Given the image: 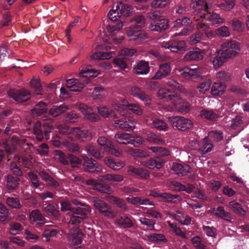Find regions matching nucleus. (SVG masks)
<instances>
[{
	"instance_id": "nucleus-1",
	"label": "nucleus",
	"mask_w": 249,
	"mask_h": 249,
	"mask_svg": "<svg viewBox=\"0 0 249 249\" xmlns=\"http://www.w3.org/2000/svg\"><path fill=\"white\" fill-rule=\"evenodd\" d=\"M240 50L239 44L236 41L229 40L223 43L212 61L213 67L216 68L221 66L228 59L235 57Z\"/></svg>"
},
{
	"instance_id": "nucleus-2",
	"label": "nucleus",
	"mask_w": 249,
	"mask_h": 249,
	"mask_svg": "<svg viewBox=\"0 0 249 249\" xmlns=\"http://www.w3.org/2000/svg\"><path fill=\"white\" fill-rule=\"evenodd\" d=\"M73 203L77 206V208L72 207L68 202H63V212H69L70 216L69 225L77 227L83 219L88 217V214L91 212V208L89 205L78 202L77 200H74Z\"/></svg>"
},
{
	"instance_id": "nucleus-3",
	"label": "nucleus",
	"mask_w": 249,
	"mask_h": 249,
	"mask_svg": "<svg viewBox=\"0 0 249 249\" xmlns=\"http://www.w3.org/2000/svg\"><path fill=\"white\" fill-rule=\"evenodd\" d=\"M99 74V72L90 68H83L80 72L81 80L77 79H70L67 80L66 86L70 90L72 91H80L89 81V77H95Z\"/></svg>"
},
{
	"instance_id": "nucleus-4",
	"label": "nucleus",
	"mask_w": 249,
	"mask_h": 249,
	"mask_svg": "<svg viewBox=\"0 0 249 249\" xmlns=\"http://www.w3.org/2000/svg\"><path fill=\"white\" fill-rule=\"evenodd\" d=\"M54 127L51 122H45L42 127L39 121L36 122L34 125V132L36 139L41 142L45 139L47 141L50 139V134L53 129Z\"/></svg>"
},
{
	"instance_id": "nucleus-5",
	"label": "nucleus",
	"mask_w": 249,
	"mask_h": 249,
	"mask_svg": "<svg viewBox=\"0 0 249 249\" xmlns=\"http://www.w3.org/2000/svg\"><path fill=\"white\" fill-rule=\"evenodd\" d=\"M72 134L81 141L90 140L92 137L91 132L86 129H81L79 127H69L63 125V135L64 134Z\"/></svg>"
},
{
	"instance_id": "nucleus-6",
	"label": "nucleus",
	"mask_w": 249,
	"mask_h": 249,
	"mask_svg": "<svg viewBox=\"0 0 249 249\" xmlns=\"http://www.w3.org/2000/svg\"><path fill=\"white\" fill-rule=\"evenodd\" d=\"M167 118L173 127L182 131L190 128L193 124L190 120L184 117H168Z\"/></svg>"
},
{
	"instance_id": "nucleus-7",
	"label": "nucleus",
	"mask_w": 249,
	"mask_h": 249,
	"mask_svg": "<svg viewBox=\"0 0 249 249\" xmlns=\"http://www.w3.org/2000/svg\"><path fill=\"white\" fill-rule=\"evenodd\" d=\"M92 201L94 207L103 215L111 218L114 217V214L111 207L104 201L97 197H93Z\"/></svg>"
},
{
	"instance_id": "nucleus-8",
	"label": "nucleus",
	"mask_w": 249,
	"mask_h": 249,
	"mask_svg": "<svg viewBox=\"0 0 249 249\" xmlns=\"http://www.w3.org/2000/svg\"><path fill=\"white\" fill-rule=\"evenodd\" d=\"M210 3L203 0H191L190 6L194 9V15H198L200 18L205 17Z\"/></svg>"
},
{
	"instance_id": "nucleus-9",
	"label": "nucleus",
	"mask_w": 249,
	"mask_h": 249,
	"mask_svg": "<svg viewBox=\"0 0 249 249\" xmlns=\"http://www.w3.org/2000/svg\"><path fill=\"white\" fill-rule=\"evenodd\" d=\"M8 96L18 102H24L31 98V94L25 89L19 90L11 89L8 92Z\"/></svg>"
},
{
	"instance_id": "nucleus-10",
	"label": "nucleus",
	"mask_w": 249,
	"mask_h": 249,
	"mask_svg": "<svg viewBox=\"0 0 249 249\" xmlns=\"http://www.w3.org/2000/svg\"><path fill=\"white\" fill-rule=\"evenodd\" d=\"M84 160V166L86 171L89 172H101L102 166L91 158L88 157L85 154L81 155Z\"/></svg>"
},
{
	"instance_id": "nucleus-11",
	"label": "nucleus",
	"mask_w": 249,
	"mask_h": 249,
	"mask_svg": "<svg viewBox=\"0 0 249 249\" xmlns=\"http://www.w3.org/2000/svg\"><path fill=\"white\" fill-rule=\"evenodd\" d=\"M77 106L79 110L83 114L84 118L86 120L93 123L96 122L99 120V116L93 112L92 109L86 105L79 103Z\"/></svg>"
},
{
	"instance_id": "nucleus-12",
	"label": "nucleus",
	"mask_w": 249,
	"mask_h": 249,
	"mask_svg": "<svg viewBox=\"0 0 249 249\" xmlns=\"http://www.w3.org/2000/svg\"><path fill=\"white\" fill-rule=\"evenodd\" d=\"M97 141L100 146L103 147L106 152H108L116 157H119L121 155V153L114 148L113 143L105 137H99Z\"/></svg>"
},
{
	"instance_id": "nucleus-13",
	"label": "nucleus",
	"mask_w": 249,
	"mask_h": 249,
	"mask_svg": "<svg viewBox=\"0 0 249 249\" xmlns=\"http://www.w3.org/2000/svg\"><path fill=\"white\" fill-rule=\"evenodd\" d=\"M47 110V104L42 101H40L36 105L34 108L31 109V111L34 117L42 116L43 120L44 121L51 120L52 121L51 117L44 115L45 113H46Z\"/></svg>"
},
{
	"instance_id": "nucleus-14",
	"label": "nucleus",
	"mask_w": 249,
	"mask_h": 249,
	"mask_svg": "<svg viewBox=\"0 0 249 249\" xmlns=\"http://www.w3.org/2000/svg\"><path fill=\"white\" fill-rule=\"evenodd\" d=\"M177 71L182 77L187 80H190L192 77L199 76L203 73L202 70L198 67L194 68L184 67L179 68Z\"/></svg>"
},
{
	"instance_id": "nucleus-15",
	"label": "nucleus",
	"mask_w": 249,
	"mask_h": 249,
	"mask_svg": "<svg viewBox=\"0 0 249 249\" xmlns=\"http://www.w3.org/2000/svg\"><path fill=\"white\" fill-rule=\"evenodd\" d=\"M129 92L131 95L140 99L145 105H150L151 99L140 88L136 86L133 87L130 89Z\"/></svg>"
},
{
	"instance_id": "nucleus-16",
	"label": "nucleus",
	"mask_w": 249,
	"mask_h": 249,
	"mask_svg": "<svg viewBox=\"0 0 249 249\" xmlns=\"http://www.w3.org/2000/svg\"><path fill=\"white\" fill-rule=\"evenodd\" d=\"M19 143V139L18 137L13 136L10 141L4 142L2 144V147L4 149L5 152L9 155L16 150Z\"/></svg>"
},
{
	"instance_id": "nucleus-17",
	"label": "nucleus",
	"mask_w": 249,
	"mask_h": 249,
	"mask_svg": "<svg viewBox=\"0 0 249 249\" xmlns=\"http://www.w3.org/2000/svg\"><path fill=\"white\" fill-rule=\"evenodd\" d=\"M82 237L83 233L77 227H74L70 230L68 237L73 245L78 246L81 244Z\"/></svg>"
},
{
	"instance_id": "nucleus-18",
	"label": "nucleus",
	"mask_w": 249,
	"mask_h": 249,
	"mask_svg": "<svg viewBox=\"0 0 249 249\" xmlns=\"http://www.w3.org/2000/svg\"><path fill=\"white\" fill-rule=\"evenodd\" d=\"M127 36L131 40H133L136 42H140L146 38V35L142 32L134 30V28H129L126 32Z\"/></svg>"
},
{
	"instance_id": "nucleus-19",
	"label": "nucleus",
	"mask_w": 249,
	"mask_h": 249,
	"mask_svg": "<svg viewBox=\"0 0 249 249\" xmlns=\"http://www.w3.org/2000/svg\"><path fill=\"white\" fill-rule=\"evenodd\" d=\"M149 70V62L144 60L138 61L133 70L134 73L138 75L146 74Z\"/></svg>"
},
{
	"instance_id": "nucleus-20",
	"label": "nucleus",
	"mask_w": 249,
	"mask_h": 249,
	"mask_svg": "<svg viewBox=\"0 0 249 249\" xmlns=\"http://www.w3.org/2000/svg\"><path fill=\"white\" fill-rule=\"evenodd\" d=\"M127 172L130 176H138L141 178L146 179L149 177V172L142 168H136L133 166L128 167Z\"/></svg>"
},
{
	"instance_id": "nucleus-21",
	"label": "nucleus",
	"mask_w": 249,
	"mask_h": 249,
	"mask_svg": "<svg viewBox=\"0 0 249 249\" xmlns=\"http://www.w3.org/2000/svg\"><path fill=\"white\" fill-rule=\"evenodd\" d=\"M86 184L90 185L93 189L103 193L111 194L112 192V189L107 185L99 183L92 179L86 180Z\"/></svg>"
},
{
	"instance_id": "nucleus-22",
	"label": "nucleus",
	"mask_w": 249,
	"mask_h": 249,
	"mask_svg": "<svg viewBox=\"0 0 249 249\" xmlns=\"http://www.w3.org/2000/svg\"><path fill=\"white\" fill-rule=\"evenodd\" d=\"M171 70V67L169 63L161 64L152 79L157 80L164 78L170 73Z\"/></svg>"
},
{
	"instance_id": "nucleus-23",
	"label": "nucleus",
	"mask_w": 249,
	"mask_h": 249,
	"mask_svg": "<svg viewBox=\"0 0 249 249\" xmlns=\"http://www.w3.org/2000/svg\"><path fill=\"white\" fill-rule=\"evenodd\" d=\"M172 169L178 176H183L190 172L191 167L188 164L173 163Z\"/></svg>"
},
{
	"instance_id": "nucleus-24",
	"label": "nucleus",
	"mask_w": 249,
	"mask_h": 249,
	"mask_svg": "<svg viewBox=\"0 0 249 249\" xmlns=\"http://www.w3.org/2000/svg\"><path fill=\"white\" fill-rule=\"evenodd\" d=\"M114 126L126 131H130L135 128V123L132 120L121 119L114 122Z\"/></svg>"
},
{
	"instance_id": "nucleus-25",
	"label": "nucleus",
	"mask_w": 249,
	"mask_h": 249,
	"mask_svg": "<svg viewBox=\"0 0 249 249\" xmlns=\"http://www.w3.org/2000/svg\"><path fill=\"white\" fill-rule=\"evenodd\" d=\"M209 212L211 213H213L216 216L227 221H231L232 219L230 213L225 211L223 207L219 206L217 208H213Z\"/></svg>"
},
{
	"instance_id": "nucleus-26",
	"label": "nucleus",
	"mask_w": 249,
	"mask_h": 249,
	"mask_svg": "<svg viewBox=\"0 0 249 249\" xmlns=\"http://www.w3.org/2000/svg\"><path fill=\"white\" fill-rule=\"evenodd\" d=\"M20 181L18 177L8 175L6 178V187L9 190H15L18 187Z\"/></svg>"
},
{
	"instance_id": "nucleus-27",
	"label": "nucleus",
	"mask_w": 249,
	"mask_h": 249,
	"mask_svg": "<svg viewBox=\"0 0 249 249\" xmlns=\"http://www.w3.org/2000/svg\"><path fill=\"white\" fill-rule=\"evenodd\" d=\"M126 199L128 203L134 205H154L152 201H150L148 199L143 197L130 196L127 197Z\"/></svg>"
},
{
	"instance_id": "nucleus-28",
	"label": "nucleus",
	"mask_w": 249,
	"mask_h": 249,
	"mask_svg": "<svg viewBox=\"0 0 249 249\" xmlns=\"http://www.w3.org/2000/svg\"><path fill=\"white\" fill-rule=\"evenodd\" d=\"M208 20L210 21L213 25H219L224 23L225 19L222 18L218 14L213 12L212 13H205V17Z\"/></svg>"
},
{
	"instance_id": "nucleus-29",
	"label": "nucleus",
	"mask_w": 249,
	"mask_h": 249,
	"mask_svg": "<svg viewBox=\"0 0 249 249\" xmlns=\"http://www.w3.org/2000/svg\"><path fill=\"white\" fill-rule=\"evenodd\" d=\"M104 162L109 167L115 170H119L125 165V162L124 161L118 160L116 161L110 157L105 159Z\"/></svg>"
},
{
	"instance_id": "nucleus-30",
	"label": "nucleus",
	"mask_w": 249,
	"mask_h": 249,
	"mask_svg": "<svg viewBox=\"0 0 249 249\" xmlns=\"http://www.w3.org/2000/svg\"><path fill=\"white\" fill-rule=\"evenodd\" d=\"M168 27V20L166 19H161L156 23L151 24L149 28L151 30L160 32L166 30Z\"/></svg>"
},
{
	"instance_id": "nucleus-31",
	"label": "nucleus",
	"mask_w": 249,
	"mask_h": 249,
	"mask_svg": "<svg viewBox=\"0 0 249 249\" xmlns=\"http://www.w3.org/2000/svg\"><path fill=\"white\" fill-rule=\"evenodd\" d=\"M164 162L163 161H157L153 159H150L146 160L140 161V164L141 165L150 169H154L155 168L160 169L164 165Z\"/></svg>"
},
{
	"instance_id": "nucleus-32",
	"label": "nucleus",
	"mask_w": 249,
	"mask_h": 249,
	"mask_svg": "<svg viewBox=\"0 0 249 249\" xmlns=\"http://www.w3.org/2000/svg\"><path fill=\"white\" fill-rule=\"evenodd\" d=\"M39 175L42 179L45 180L50 186L57 188L59 186V183L54 180L47 172L44 170H41L38 173Z\"/></svg>"
},
{
	"instance_id": "nucleus-33",
	"label": "nucleus",
	"mask_w": 249,
	"mask_h": 249,
	"mask_svg": "<svg viewBox=\"0 0 249 249\" xmlns=\"http://www.w3.org/2000/svg\"><path fill=\"white\" fill-rule=\"evenodd\" d=\"M203 57V53L199 50L191 51L188 52L184 57L186 61L198 60L201 59Z\"/></svg>"
},
{
	"instance_id": "nucleus-34",
	"label": "nucleus",
	"mask_w": 249,
	"mask_h": 249,
	"mask_svg": "<svg viewBox=\"0 0 249 249\" xmlns=\"http://www.w3.org/2000/svg\"><path fill=\"white\" fill-rule=\"evenodd\" d=\"M175 219L182 225H189L191 224L192 218L188 215H185L181 212L178 211L174 214H171Z\"/></svg>"
},
{
	"instance_id": "nucleus-35",
	"label": "nucleus",
	"mask_w": 249,
	"mask_h": 249,
	"mask_svg": "<svg viewBox=\"0 0 249 249\" xmlns=\"http://www.w3.org/2000/svg\"><path fill=\"white\" fill-rule=\"evenodd\" d=\"M130 105L131 104H129L128 101L124 99L121 100L118 103L113 102L112 103V107L122 115H124L125 113L124 107H127L128 108Z\"/></svg>"
},
{
	"instance_id": "nucleus-36",
	"label": "nucleus",
	"mask_w": 249,
	"mask_h": 249,
	"mask_svg": "<svg viewBox=\"0 0 249 249\" xmlns=\"http://www.w3.org/2000/svg\"><path fill=\"white\" fill-rule=\"evenodd\" d=\"M19 166H22L26 170H29L32 168L33 162L32 158L30 156H21L18 159Z\"/></svg>"
},
{
	"instance_id": "nucleus-37",
	"label": "nucleus",
	"mask_w": 249,
	"mask_h": 249,
	"mask_svg": "<svg viewBox=\"0 0 249 249\" xmlns=\"http://www.w3.org/2000/svg\"><path fill=\"white\" fill-rule=\"evenodd\" d=\"M116 223L121 228H129L133 226L132 220L126 216H123L116 220Z\"/></svg>"
},
{
	"instance_id": "nucleus-38",
	"label": "nucleus",
	"mask_w": 249,
	"mask_h": 249,
	"mask_svg": "<svg viewBox=\"0 0 249 249\" xmlns=\"http://www.w3.org/2000/svg\"><path fill=\"white\" fill-rule=\"evenodd\" d=\"M200 116L201 117L210 121H215L219 117L217 110L204 109L201 111Z\"/></svg>"
},
{
	"instance_id": "nucleus-39",
	"label": "nucleus",
	"mask_w": 249,
	"mask_h": 249,
	"mask_svg": "<svg viewBox=\"0 0 249 249\" xmlns=\"http://www.w3.org/2000/svg\"><path fill=\"white\" fill-rule=\"evenodd\" d=\"M228 124L232 129L235 130H241L243 129V117L240 115H237L230 121Z\"/></svg>"
},
{
	"instance_id": "nucleus-40",
	"label": "nucleus",
	"mask_w": 249,
	"mask_h": 249,
	"mask_svg": "<svg viewBox=\"0 0 249 249\" xmlns=\"http://www.w3.org/2000/svg\"><path fill=\"white\" fill-rule=\"evenodd\" d=\"M226 86L220 82H214L211 89V93L213 95H221L225 91Z\"/></svg>"
},
{
	"instance_id": "nucleus-41",
	"label": "nucleus",
	"mask_w": 249,
	"mask_h": 249,
	"mask_svg": "<svg viewBox=\"0 0 249 249\" xmlns=\"http://www.w3.org/2000/svg\"><path fill=\"white\" fill-rule=\"evenodd\" d=\"M229 207L236 214L241 216H244L246 214V211L242 208L241 205L235 201L230 202Z\"/></svg>"
},
{
	"instance_id": "nucleus-42",
	"label": "nucleus",
	"mask_w": 249,
	"mask_h": 249,
	"mask_svg": "<svg viewBox=\"0 0 249 249\" xmlns=\"http://www.w3.org/2000/svg\"><path fill=\"white\" fill-rule=\"evenodd\" d=\"M30 219L32 222L43 223L45 221V217L38 210H33L30 214Z\"/></svg>"
},
{
	"instance_id": "nucleus-43",
	"label": "nucleus",
	"mask_w": 249,
	"mask_h": 249,
	"mask_svg": "<svg viewBox=\"0 0 249 249\" xmlns=\"http://www.w3.org/2000/svg\"><path fill=\"white\" fill-rule=\"evenodd\" d=\"M193 20L190 18L184 17L181 18H178L174 22L173 28H178L183 26H187L192 25Z\"/></svg>"
},
{
	"instance_id": "nucleus-44",
	"label": "nucleus",
	"mask_w": 249,
	"mask_h": 249,
	"mask_svg": "<svg viewBox=\"0 0 249 249\" xmlns=\"http://www.w3.org/2000/svg\"><path fill=\"white\" fill-rule=\"evenodd\" d=\"M115 141L119 143L126 144H129L128 141L131 138L130 134L126 133H117L114 136Z\"/></svg>"
},
{
	"instance_id": "nucleus-45",
	"label": "nucleus",
	"mask_w": 249,
	"mask_h": 249,
	"mask_svg": "<svg viewBox=\"0 0 249 249\" xmlns=\"http://www.w3.org/2000/svg\"><path fill=\"white\" fill-rule=\"evenodd\" d=\"M167 223L176 235L183 239H187L188 238L187 233L182 231L180 228L177 227L176 224L172 223L170 221H167Z\"/></svg>"
},
{
	"instance_id": "nucleus-46",
	"label": "nucleus",
	"mask_w": 249,
	"mask_h": 249,
	"mask_svg": "<svg viewBox=\"0 0 249 249\" xmlns=\"http://www.w3.org/2000/svg\"><path fill=\"white\" fill-rule=\"evenodd\" d=\"M213 146L208 137H205L202 141V147L198 149V152L202 154H205L206 153L210 152Z\"/></svg>"
},
{
	"instance_id": "nucleus-47",
	"label": "nucleus",
	"mask_w": 249,
	"mask_h": 249,
	"mask_svg": "<svg viewBox=\"0 0 249 249\" xmlns=\"http://www.w3.org/2000/svg\"><path fill=\"white\" fill-rule=\"evenodd\" d=\"M117 8L121 16L124 17L128 16L131 10V6L129 5L123 3L121 2H119L117 3Z\"/></svg>"
},
{
	"instance_id": "nucleus-48",
	"label": "nucleus",
	"mask_w": 249,
	"mask_h": 249,
	"mask_svg": "<svg viewBox=\"0 0 249 249\" xmlns=\"http://www.w3.org/2000/svg\"><path fill=\"white\" fill-rule=\"evenodd\" d=\"M70 163L72 167H76L81 163V160L77 157L70 155L68 157L63 155V164Z\"/></svg>"
},
{
	"instance_id": "nucleus-49",
	"label": "nucleus",
	"mask_w": 249,
	"mask_h": 249,
	"mask_svg": "<svg viewBox=\"0 0 249 249\" xmlns=\"http://www.w3.org/2000/svg\"><path fill=\"white\" fill-rule=\"evenodd\" d=\"M212 81L210 79H206L199 83L196 88L200 93L204 94L209 90Z\"/></svg>"
},
{
	"instance_id": "nucleus-50",
	"label": "nucleus",
	"mask_w": 249,
	"mask_h": 249,
	"mask_svg": "<svg viewBox=\"0 0 249 249\" xmlns=\"http://www.w3.org/2000/svg\"><path fill=\"white\" fill-rule=\"evenodd\" d=\"M101 180H107L113 182H119L123 180V176L117 174H107L102 177Z\"/></svg>"
},
{
	"instance_id": "nucleus-51",
	"label": "nucleus",
	"mask_w": 249,
	"mask_h": 249,
	"mask_svg": "<svg viewBox=\"0 0 249 249\" xmlns=\"http://www.w3.org/2000/svg\"><path fill=\"white\" fill-rule=\"evenodd\" d=\"M131 22L132 26L138 29L142 27L145 24V19L142 15H137L132 18Z\"/></svg>"
},
{
	"instance_id": "nucleus-52",
	"label": "nucleus",
	"mask_w": 249,
	"mask_h": 249,
	"mask_svg": "<svg viewBox=\"0 0 249 249\" xmlns=\"http://www.w3.org/2000/svg\"><path fill=\"white\" fill-rule=\"evenodd\" d=\"M186 49V46L184 41L181 40L172 43L171 51L178 52L179 51H185Z\"/></svg>"
},
{
	"instance_id": "nucleus-53",
	"label": "nucleus",
	"mask_w": 249,
	"mask_h": 249,
	"mask_svg": "<svg viewBox=\"0 0 249 249\" xmlns=\"http://www.w3.org/2000/svg\"><path fill=\"white\" fill-rule=\"evenodd\" d=\"M98 113L104 117H114V111L106 106H100L97 107Z\"/></svg>"
},
{
	"instance_id": "nucleus-54",
	"label": "nucleus",
	"mask_w": 249,
	"mask_h": 249,
	"mask_svg": "<svg viewBox=\"0 0 249 249\" xmlns=\"http://www.w3.org/2000/svg\"><path fill=\"white\" fill-rule=\"evenodd\" d=\"M219 7L227 11L231 10L235 5V0H222L218 4Z\"/></svg>"
},
{
	"instance_id": "nucleus-55",
	"label": "nucleus",
	"mask_w": 249,
	"mask_h": 249,
	"mask_svg": "<svg viewBox=\"0 0 249 249\" xmlns=\"http://www.w3.org/2000/svg\"><path fill=\"white\" fill-rule=\"evenodd\" d=\"M104 88L101 86H97L94 89L92 97L95 100H100L105 97Z\"/></svg>"
},
{
	"instance_id": "nucleus-56",
	"label": "nucleus",
	"mask_w": 249,
	"mask_h": 249,
	"mask_svg": "<svg viewBox=\"0 0 249 249\" xmlns=\"http://www.w3.org/2000/svg\"><path fill=\"white\" fill-rule=\"evenodd\" d=\"M149 149L159 156H167L170 155V151L166 148L162 147L152 146Z\"/></svg>"
},
{
	"instance_id": "nucleus-57",
	"label": "nucleus",
	"mask_w": 249,
	"mask_h": 249,
	"mask_svg": "<svg viewBox=\"0 0 249 249\" xmlns=\"http://www.w3.org/2000/svg\"><path fill=\"white\" fill-rule=\"evenodd\" d=\"M85 150L90 153V154L96 159H99L102 157L101 153L99 150L96 147L89 145L85 147Z\"/></svg>"
},
{
	"instance_id": "nucleus-58",
	"label": "nucleus",
	"mask_w": 249,
	"mask_h": 249,
	"mask_svg": "<svg viewBox=\"0 0 249 249\" xmlns=\"http://www.w3.org/2000/svg\"><path fill=\"white\" fill-rule=\"evenodd\" d=\"M23 229V226L19 223L12 222L10 224L9 231L13 235L19 233Z\"/></svg>"
},
{
	"instance_id": "nucleus-59",
	"label": "nucleus",
	"mask_w": 249,
	"mask_h": 249,
	"mask_svg": "<svg viewBox=\"0 0 249 249\" xmlns=\"http://www.w3.org/2000/svg\"><path fill=\"white\" fill-rule=\"evenodd\" d=\"M44 210L49 215H52L56 218L59 215V211L56 207L53 204H48L46 207L44 208Z\"/></svg>"
},
{
	"instance_id": "nucleus-60",
	"label": "nucleus",
	"mask_w": 249,
	"mask_h": 249,
	"mask_svg": "<svg viewBox=\"0 0 249 249\" xmlns=\"http://www.w3.org/2000/svg\"><path fill=\"white\" fill-rule=\"evenodd\" d=\"M6 203L13 209H18L21 207L19 199L17 197H8L6 199Z\"/></svg>"
},
{
	"instance_id": "nucleus-61",
	"label": "nucleus",
	"mask_w": 249,
	"mask_h": 249,
	"mask_svg": "<svg viewBox=\"0 0 249 249\" xmlns=\"http://www.w3.org/2000/svg\"><path fill=\"white\" fill-rule=\"evenodd\" d=\"M126 152L135 157L144 158L148 156V154L144 151L139 149H134L132 148L125 150Z\"/></svg>"
},
{
	"instance_id": "nucleus-62",
	"label": "nucleus",
	"mask_w": 249,
	"mask_h": 249,
	"mask_svg": "<svg viewBox=\"0 0 249 249\" xmlns=\"http://www.w3.org/2000/svg\"><path fill=\"white\" fill-rule=\"evenodd\" d=\"M29 178L34 187L38 188L42 186V183L39 181L37 175L33 172H29L28 174Z\"/></svg>"
},
{
	"instance_id": "nucleus-63",
	"label": "nucleus",
	"mask_w": 249,
	"mask_h": 249,
	"mask_svg": "<svg viewBox=\"0 0 249 249\" xmlns=\"http://www.w3.org/2000/svg\"><path fill=\"white\" fill-rule=\"evenodd\" d=\"M231 27L233 31L238 32L243 30V23L237 18H234L231 20Z\"/></svg>"
},
{
	"instance_id": "nucleus-64",
	"label": "nucleus",
	"mask_w": 249,
	"mask_h": 249,
	"mask_svg": "<svg viewBox=\"0 0 249 249\" xmlns=\"http://www.w3.org/2000/svg\"><path fill=\"white\" fill-rule=\"evenodd\" d=\"M169 101L178 109L182 104L183 100L181 99L179 95L177 94H172L171 97H169Z\"/></svg>"
}]
</instances>
